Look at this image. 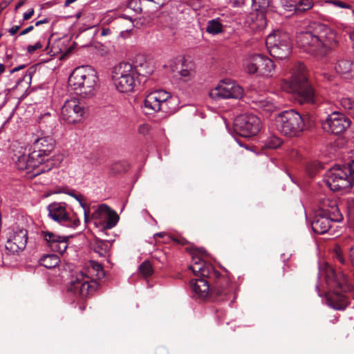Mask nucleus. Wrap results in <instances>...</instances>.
<instances>
[{
    "instance_id": "nucleus-35",
    "label": "nucleus",
    "mask_w": 354,
    "mask_h": 354,
    "mask_svg": "<svg viewBox=\"0 0 354 354\" xmlns=\"http://www.w3.org/2000/svg\"><path fill=\"white\" fill-rule=\"evenodd\" d=\"M313 6V0H297V13H301L308 10Z\"/></svg>"
},
{
    "instance_id": "nucleus-13",
    "label": "nucleus",
    "mask_w": 354,
    "mask_h": 354,
    "mask_svg": "<svg viewBox=\"0 0 354 354\" xmlns=\"http://www.w3.org/2000/svg\"><path fill=\"white\" fill-rule=\"evenodd\" d=\"M86 109L80 100L73 97L66 100L61 109V119L68 124L81 122L86 115Z\"/></svg>"
},
{
    "instance_id": "nucleus-5",
    "label": "nucleus",
    "mask_w": 354,
    "mask_h": 354,
    "mask_svg": "<svg viewBox=\"0 0 354 354\" xmlns=\"http://www.w3.org/2000/svg\"><path fill=\"white\" fill-rule=\"evenodd\" d=\"M68 84L77 95L92 97L98 88L97 72L90 66L77 67L71 74Z\"/></svg>"
},
{
    "instance_id": "nucleus-59",
    "label": "nucleus",
    "mask_w": 354,
    "mask_h": 354,
    "mask_svg": "<svg viewBox=\"0 0 354 354\" xmlns=\"http://www.w3.org/2000/svg\"><path fill=\"white\" fill-rule=\"evenodd\" d=\"M21 3H19L17 7L20 6L21 5Z\"/></svg>"
},
{
    "instance_id": "nucleus-20",
    "label": "nucleus",
    "mask_w": 354,
    "mask_h": 354,
    "mask_svg": "<svg viewBox=\"0 0 354 354\" xmlns=\"http://www.w3.org/2000/svg\"><path fill=\"white\" fill-rule=\"evenodd\" d=\"M351 120L343 113L334 111L328 115L322 125L324 131L333 134H339L350 126Z\"/></svg>"
},
{
    "instance_id": "nucleus-37",
    "label": "nucleus",
    "mask_w": 354,
    "mask_h": 354,
    "mask_svg": "<svg viewBox=\"0 0 354 354\" xmlns=\"http://www.w3.org/2000/svg\"><path fill=\"white\" fill-rule=\"evenodd\" d=\"M109 250V244L106 242L100 241L97 242L95 247V251L100 254V256H105Z\"/></svg>"
},
{
    "instance_id": "nucleus-53",
    "label": "nucleus",
    "mask_w": 354,
    "mask_h": 354,
    "mask_svg": "<svg viewBox=\"0 0 354 354\" xmlns=\"http://www.w3.org/2000/svg\"><path fill=\"white\" fill-rule=\"evenodd\" d=\"M109 32L110 30L109 28H104L102 30V35H107Z\"/></svg>"
},
{
    "instance_id": "nucleus-50",
    "label": "nucleus",
    "mask_w": 354,
    "mask_h": 354,
    "mask_svg": "<svg viewBox=\"0 0 354 354\" xmlns=\"http://www.w3.org/2000/svg\"><path fill=\"white\" fill-rule=\"evenodd\" d=\"M24 81H26L27 84H30L31 81V74L30 73L28 74H26L24 77Z\"/></svg>"
},
{
    "instance_id": "nucleus-16",
    "label": "nucleus",
    "mask_w": 354,
    "mask_h": 354,
    "mask_svg": "<svg viewBox=\"0 0 354 354\" xmlns=\"http://www.w3.org/2000/svg\"><path fill=\"white\" fill-rule=\"evenodd\" d=\"M243 94V89L234 81L229 79L221 80L218 85L209 92V97L214 100L229 98H240Z\"/></svg>"
},
{
    "instance_id": "nucleus-17",
    "label": "nucleus",
    "mask_w": 354,
    "mask_h": 354,
    "mask_svg": "<svg viewBox=\"0 0 354 354\" xmlns=\"http://www.w3.org/2000/svg\"><path fill=\"white\" fill-rule=\"evenodd\" d=\"M96 225H101L103 230L111 229L119 221L117 213L105 204L100 205L92 214Z\"/></svg>"
},
{
    "instance_id": "nucleus-54",
    "label": "nucleus",
    "mask_w": 354,
    "mask_h": 354,
    "mask_svg": "<svg viewBox=\"0 0 354 354\" xmlns=\"http://www.w3.org/2000/svg\"><path fill=\"white\" fill-rule=\"evenodd\" d=\"M5 71V66L2 64H0V75L3 73Z\"/></svg>"
},
{
    "instance_id": "nucleus-46",
    "label": "nucleus",
    "mask_w": 354,
    "mask_h": 354,
    "mask_svg": "<svg viewBox=\"0 0 354 354\" xmlns=\"http://www.w3.org/2000/svg\"><path fill=\"white\" fill-rule=\"evenodd\" d=\"M336 259L339 261V263L344 264L345 263V259H344L342 253L339 251L336 252Z\"/></svg>"
},
{
    "instance_id": "nucleus-33",
    "label": "nucleus",
    "mask_w": 354,
    "mask_h": 354,
    "mask_svg": "<svg viewBox=\"0 0 354 354\" xmlns=\"http://www.w3.org/2000/svg\"><path fill=\"white\" fill-rule=\"evenodd\" d=\"M283 143V140L275 135L268 136L264 141V146L269 149H277Z\"/></svg>"
},
{
    "instance_id": "nucleus-56",
    "label": "nucleus",
    "mask_w": 354,
    "mask_h": 354,
    "mask_svg": "<svg viewBox=\"0 0 354 354\" xmlns=\"http://www.w3.org/2000/svg\"><path fill=\"white\" fill-rule=\"evenodd\" d=\"M349 37H350V39H351L353 41H354V31H353V32H351L350 33V36H349Z\"/></svg>"
},
{
    "instance_id": "nucleus-6",
    "label": "nucleus",
    "mask_w": 354,
    "mask_h": 354,
    "mask_svg": "<svg viewBox=\"0 0 354 354\" xmlns=\"http://www.w3.org/2000/svg\"><path fill=\"white\" fill-rule=\"evenodd\" d=\"M278 131L288 137H296L304 130V118L297 111L290 109L279 113L274 118Z\"/></svg>"
},
{
    "instance_id": "nucleus-25",
    "label": "nucleus",
    "mask_w": 354,
    "mask_h": 354,
    "mask_svg": "<svg viewBox=\"0 0 354 354\" xmlns=\"http://www.w3.org/2000/svg\"><path fill=\"white\" fill-rule=\"evenodd\" d=\"M180 80L183 82H189L194 79L196 74V66L192 61L183 59L178 71Z\"/></svg>"
},
{
    "instance_id": "nucleus-40",
    "label": "nucleus",
    "mask_w": 354,
    "mask_h": 354,
    "mask_svg": "<svg viewBox=\"0 0 354 354\" xmlns=\"http://www.w3.org/2000/svg\"><path fill=\"white\" fill-rule=\"evenodd\" d=\"M42 48V44L40 41L36 42L34 45H28L27 47V51L30 54H32L36 50Z\"/></svg>"
},
{
    "instance_id": "nucleus-10",
    "label": "nucleus",
    "mask_w": 354,
    "mask_h": 354,
    "mask_svg": "<svg viewBox=\"0 0 354 354\" xmlns=\"http://www.w3.org/2000/svg\"><path fill=\"white\" fill-rule=\"evenodd\" d=\"M266 44L270 55L276 59H283L291 54L292 44L287 32L277 30L270 34L266 38Z\"/></svg>"
},
{
    "instance_id": "nucleus-49",
    "label": "nucleus",
    "mask_w": 354,
    "mask_h": 354,
    "mask_svg": "<svg viewBox=\"0 0 354 354\" xmlns=\"http://www.w3.org/2000/svg\"><path fill=\"white\" fill-rule=\"evenodd\" d=\"M165 236H169L168 234L166 233V232H158V233H156L154 235H153V237L156 239V237H159V238H165Z\"/></svg>"
},
{
    "instance_id": "nucleus-47",
    "label": "nucleus",
    "mask_w": 354,
    "mask_h": 354,
    "mask_svg": "<svg viewBox=\"0 0 354 354\" xmlns=\"http://www.w3.org/2000/svg\"><path fill=\"white\" fill-rule=\"evenodd\" d=\"M33 29H34V26H28V28H26V29L23 30L19 33V35H26V34H28V32H30V31H32Z\"/></svg>"
},
{
    "instance_id": "nucleus-38",
    "label": "nucleus",
    "mask_w": 354,
    "mask_h": 354,
    "mask_svg": "<svg viewBox=\"0 0 354 354\" xmlns=\"http://www.w3.org/2000/svg\"><path fill=\"white\" fill-rule=\"evenodd\" d=\"M283 7L286 11L297 12V0H286L283 3Z\"/></svg>"
},
{
    "instance_id": "nucleus-4",
    "label": "nucleus",
    "mask_w": 354,
    "mask_h": 354,
    "mask_svg": "<svg viewBox=\"0 0 354 354\" xmlns=\"http://www.w3.org/2000/svg\"><path fill=\"white\" fill-rule=\"evenodd\" d=\"M290 80L281 82V88L287 93L295 95L296 100L300 104L313 103L315 92L308 82L306 75V67L299 63L291 69Z\"/></svg>"
},
{
    "instance_id": "nucleus-1",
    "label": "nucleus",
    "mask_w": 354,
    "mask_h": 354,
    "mask_svg": "<svg viewBox=\"0 0 354 354\" xmlns=\"http://www.w3.org/2000/svg\"><path fill=\"white\" fill-rule=\"evenodd\" d=\"M189 268L196 276L201 277L190 281L192 290L196 297L203 299L209 295V281L207 279L214 282L212 292L216 297H220L221 299H226L232 292V288L229 279L224 276L221 277L220 272L211 263L194 256Z\"/></svg>"
},
{
    "instance_id": "nucleus-48",
    "label": "nucleus",
    "mask_w": 354,
    "mask_h": 354,
    "mask_svg": "<svg viewBox=\"0 0 354 354\" xmlns=\"http://www.w3.org/2000/svg\"><path fill=\"white\" fill-rule=\"evenodd\" d=\"M349 258L351 263L354 265V245L350 248Z\"/></svg>"
},
{
    "instance_id": "nucleus-42",
    "label": "nucleus",
    "mask_w": 354,
    "mask_h": 354,
    "mask_svg": "<svg viewBox=\"0 0 354 354\" xmlns=\"http://www.w3.org/2000/svg\"><path fill=\"white\" fill-rule=\"evenodd\" d=\"M333 3L337 6V7H339V8H351V5L348 4V3H346L343 1H333Z\"/></svg>"
},
{
    "instance_id": "nucleus-22",
    "label": "nucleus",
    "mask_w": 354,
    "mask_h": 354,
    "mask_svg": "<svg viewBox=\"0 0 354 354\" xmlns=\"http://www.w3.org/2000/svg\"><path fill=\"white\" fill-rule=\"evenodd\" d=\"M41 235L50 249L60 254H63L68 248L67 238L60 236L50 232H41Z\"/></svg>"
},
{
    "instance_id": "nucleus-9",
    "label": "nucleus",
    "mask_w": 354,
    "mask_h": 354,
    "mask_svg": "<svg viewBox=\"0 0 354 354\" xmlns=\"http://www.w3.org/2000/svg\"><path fill=\"white\" fill-rule=\"evenodd\" d=\"M176 100L165 91L158 90L148 94L144 101L145 108L149 114L153 112L162 111L173 113L176 111Z\"/></svg>"
},
{
    "instance_id": "nucleus-34",
    "label": "nucleus",
    "mask_w": 354,
    "mask_h": 354,
    "mask_svg": "<svg viewBox=\"0 0 354 354\" xmlns=\"http://www.w3.org/2000/svg\"><path fill=\"white\" fill-rule=\"evenodd\" d=\"M339 102L344 110L348 115L354 117V100L350 97H342Z\"/></svg>"
},
{
    "instance_id": "nucleus-31",
    "label": "nucleus",
    "mask_w": 354,
    "mask_h": 354,
    "mask_svg": "<svg viewBox=\"0 0 354 354\" xmlns=\"http://www.w3.org/2000/svg\"><path fill=\"white\" fill-rule=\"evenodd\" d=\"M206 31L212 35H218L223 31V26L219 18L209 20L206 26Z\"/></svg>"
},
{
    "instance_id": "nucleus-23",
    "label": "nucleus",
    "mask_w": 354,
    "mask_h": 354,
    "mask_svg": "<svg viewBox=\"0 0 354 354\" xmlns=\"http://www.w3.org/2000/svg\"><path fill=\"white\" fill-rule=\"evenodd\" d=\"M326 302L330 307L337 310H344L349 304L348 299L337 292L328 293Z\"/></svg>"
},
{
    "instance_id": "nucleus-58",
    "label": "nucleus",
    "mask_w": 354,
    "mask_h": 354,
    "mask_svg": "<svg viewBox=\"0 0 354 354\" xmlns=\"http://www.w3.org/2000/svg\"><path fill=\"white\" fill-rule=\"evenodd\" d=\"M50 113H46L44 116H48V117H50Z\"/></svg>"
},
{
    "instance_id": "nucleus-27",
    "label": "nucleus",
    "mask_w": 354,
    "mask_h": 354,
    "mask_svg": "<svg viewBox=\"0 0 354 354\" xmlns=\"http://www.w3.org/2000/svg\"><path fill=\"white\" fill-rule=\"evenodd\" d=\"M252 108L265 114H270L277 109L273 102L268 99H257L252 100Z\"/></svg>"
},
{
    "instance_id": "nucleus-19",
    "label": "nucleus",
    "mask_w": 354,
    "mask_h": 354,
    "mask_svg": "<svg viewBox=\"0 0 354 354\" xmlns=\"http://www.w3.org/2000/svg\"><path fill=\"white\" fill-rule=\"evenodd\" d=\"M55 141L50 136H44L37 139L32 144L30 151L32 158H37L43 166V163L48 160V157L54 149Z\"/></svg>"
},
{
    "instance_id": "nucleus-15",
    "label": "nucleus",
    "mask_w": 354,
    "mask_h": 354,
    "mask_svg": "<svg viewBox=\"0 0 354 354\" xmlns=\"http://www.w3.org/2000/svg\"><path fill=\"white\" fill-rule=\"evenodd\" d=\"M13 160L19 170H26L27 173H32L33 176H37L50 169V167L46 169L44 166H41L36 157L32 158L30 149L26 152L25 149L21 148L20 151L15 153Z\"/></svg>"
},
{
    "instance_id": "nucleus-24",
    "label": "nucleus",
    "mask_w": 354,
    "mask_h": 354,
    "mask_svg": "<svg viewBox=\"0 0 354 354\" xmlns=\"http://www.w3.org/2000/svg\"><path fill=\"white\" fill-rule=\"evenodd\" d=\"M336 72L344 78H350L354 75V62L351 59H339L335 66Z\"/></svg>"
},
{
    "instance_id": "nucleus-45",
    "label": "nucleus",
    "mask_w": 354,
    "mask_h": 354,
    "mask_svg": "<svg viewBox=\"0 0 354 354\" xmlns=\"http://www.w3.org/2000/svg\"><path fill=\"white\" fill-rule=\"evenodd\" d=\"M20 26H18V25H15V26H12L9 30H8V32L10 35H15L18 31L20 29Z\"/></svg>"
},
{
    "instance_id": "nucleus-11",
    "label": "nucleus",
    "mask_w": 354,
    "mask_h": 354,
    "mask_svg": "<svg viewBox=\"0 0 354 354\" xmlns=\"http://www.w3.org/2000/svg\"><path fill=\"white\" fill-rule=\"evenodd\" d=\"M325 181L333 191L354 187V183L346 169V165H336L330 169L326 174Z\"/></svg>"
},
{
    "instance_id": "nucleus-60",
    "label": "nucleus",
    "mask_w": 354,
    "mask_h": 354,
    "mask_svg": "<svg viewBox=\"0 0 354 354\" xmlns=\"http://www.w3.org/2000/svg\"><path fill=\"white\" fill-rule=\"evenodd\" d=\"M352 13L354 15V9L352 10Z\"/></svg>"
},
{
    "instance_id": "nucleus-12",
    "label": "nucleus",
    "mask_w": 354,
    "mask_h": 354,
    "mask_svg": "<svg viewBox=\"0 0 354 354\" xmlns=\"http://www.w3.org/2000/svg\"><path fill=\"white\" fill-rule=\"evenodd\" d=\"M47 209L48 216L63 226L75 229L80 224L77 216L67 211L65 203L54 202L48 205Z\"/></svg>"
},
{
    "instance_id": "nucleus-51",
    "label": "nucleus",
    "mask_w": 354,
    "mask_h": 354,
    "mask_svg": "<svg viewBox=\"0 0 354 354\" xmlns=\"http://www.w3.org/2000/svg\"><path fill=\"white\" fill-rule=\"evenodd\" d=\"M48 20L46 18H45V19H44L42 20L37 21L35 23V26H39L41 24H46V23H48Z\"/></svg>"
},
{
    "instance_id": "nucleus-21",
    "label": "nucleus",
    "mask_w": 354,
    "mask_h": 354,
    "mask_svg": "<svg viewBox=\"0 0 354 354\" xmlns=\"http://www.w3.org/2000/svg\"><path fill=\"white\" fill-rule=\"evenodd\" d=\"M271 0H252V6L257 11L255 14L252 13L250 19L254 24L252 28L263 29L267 25L265 14L270 8Z\"/></svg>"
},
{
    "instance_id": "nucleus-8",
    "label": "nucleus",
    "mask_w": 354,
    "mask_h": 354,
    "mask_svg": "<svg viewBox=\"0 0 354 354\" xmlns=\"http://www.w3.org/2000/svg\"><path fill=\"white\" fill-rule=\"evenodd\" d=\"M112 80L116 89L121 93L131 92L136 85L137 77L133 65L129 62H120L112 69Z\"/></svg>"
},
{
    "instance_id": "nucleus-41",
    "label": "nucleus",
    "mask_w": 354,
    "mask_h": 354,
    "mask_svg": "<svg viewBox=\"0 0 354 354\" xmlns=\"http://www.w3.org/2000/svg\"><path fill=\"white\" fill-rule=\"evenodd\" d=\"M149 130H150V127L147 124H142L139 125L138 129V133L140 134H142L144 136L147 135L149 132Z\"/></svg>"
},
{
    "instance_id": "nucleus-44",
    "label": "nucleus",
    "mask_w": 354,
    "mask_h": 354,
    "mask_svg": "<svg viewBox=\"0 0 354 354\" xmlns=\"http://www.w3.org/2000/svg\"><path fill=\"white\" fill-rule=\"evenodd\" d=\"M80 205L84 209V220L85 222L87 223L88 219V211L86 209V205L84 203L80 202Z\"/></svg>"
},
{
    "instance_id": "nucleus-7",
    "label": "nucleus",
    "mask_w": 354,
    "mask_h": 354,
    "mask_svg": "<svg viewBox=\"0 0 354 354\" xmlns=\"http://www.w3.org/2000/svg\"><path fill=\"white\" fill-rule=\"evenodd\" d=\"M322 209V212L316 214L311 221L313 230L320 234L327 232L333 222H339L342 220V215L335 201H324Z\"/></svg>"
},
{
    "instance_id": "nucleus-57",
    "label": "nucleus",
    "mask_w": 354,
    "mask_h": 354,
    "mask_svg": "<svg viewBox=\"0 0 354 354\" xmlns=\"http://www.w3.org/2000/svg\"><path fill=\"white\" fill-rule=\"evenodd\" d=\"M24 66H21L19 67H17V68H14L13 70H12V72H14V71H19V69L24 68Z\"/></svg>"
},
{
    "instance_id": "nucleus-36",
    "label": "nucleus",
    "mask_w": 354,
    "mask_h": 354,
    "mask_svg": "<svg viewBox=\"0 0 354 354\" xmlns=\"http://www.w3.org/2000/svg\"><path fill=\"white\" fill-rule=\"evenodd\" d=\"M139 272L145 277L151 275L153 270L151 263L148 261L142 263L139 266Z\"/></svg>"
},
{
    "instance_id": "nucleus-14",
    "label": "nucleus",
    "mask_w": 354,
    "mask_h": 354,
    "mask_svg": "<svg viewBox=\"0 0 354 354\" xmlns=\"http://www.w3.org/2000/svg\"><path fill=\"white\" fill-rule=\"evenodd\" d=\"M235 131L242 137L250 138L256 136L261 129L260 119L251 113L242 114L234 122Z\"/></svg>"
},
{
    "instance_id": "nucleus-26",
    "label": "nucleus",
    "mask_w": 354,
    "mask_h": 354,
    "mask_svg": "<svg viewBox=\"0 0 354 354\" xmlns=\"http://www.w3.org/2000/svg\"><path fill=\"white\" fill-rule=\"evenodd\" d=\"M326 279L328 283H333L335 286L342 288V286L346 282V276L342 274L339 277L331 266L326 265Z\"/></svg>"
},
{
    "instance_id": "nucleus-43",
    "label": "nucleus",
    "mask_w": 354,
    "mask_h": 354,
    "mask_svg": "<svg viewBox=\"0 0 354 354\" xmlns=\"http://www.w3.org/2000/svg\"><path fill=\"white\" fill-rule=\"evenodd\" d=\"M34 14V9L31 8L28 12H25L23 16L24 20H28L32 17Z\"/></svg>"
},
{
    "instance_id": "nucleus-52",
    "label": "nucleus",
    "mask_w": 354,
    "mask_h": 354,
    "mask_svg": "<svg viewBox=\"0 0 354 354\" xmlns=\"http://www.w3.org/2000/svg\"><path fill=\"white\" fill-rule=\"evenodd\" d=\"M77 201H78L80 203L82 202V196L81 195H76V194H71Z\"/></svg>"
},
{
    "instance_id": "nucleus-32",
    "label": "nucleus",
    "mask_w": 354,
    "mask_h": 354,
    "mask_svg": "<svg viewBox=\"0 0 354 354\" xmlns=\"http://www.w3.org/2000/svg\"><path fill=\"white\" fill-rule=\"evenodd\" d=\"M39 262L46 268H53L58 266L59 259L56 254H47L41 258Z\"/></svg>"
},
{
    "instance_id": "nucleus-3",
    "label": "nucleus",
    "mask_w": 354,
    "mask_h": 354,
    "mask_svg": "<svg viewBox=\"0 0 354 354\" xmlns=\"http://www.w3.org/2000/svg\"><path fill=\"white\" fill-rule=\"evenodd\" d=\"M104 275L102 265L91 261L87 266L72 275L68 290L77 297L85 298L95 291L98 287L97 280Z\"/></svg>"
},
{
    "instance_id": "nucleus-30",
    "label": "nucleus",
    "mask_w": 354,
    "mask_h": 354,
    "mask_svg": "<svg viewBox=\"0 0 354 354\" xmlns=\"http://www.w3.org/2000/svg\"><path fill=\"white\" fill-rule=\"evenodd\" d=\"M261 55H253L250 56L245 62V69L250 74H258L259 64H261Z\"/></svg>"
},
{
    "instance_id": "nucleus-18",
    "label": "nucleus",
    "mask_w": 354,
    "mask_h": 354,
    "mask_svg": "<svg viewBox=\"0 0 354 354\" xmlns=\"http://www.w3.org/2000/svg\"><path fill=\"white\" fill-rule=\"evenodd\" d=\"M6 249L12 254L23 250L26 245L28 232L24 228L18 226L9 231L7 234Z\"/></svg>"
},
{
    "instance_id": "nucleus-39",
    "label": "nucleus",
    "mask_w": 354,
    "mask_h": 354,
    "mask_svg": "<svg viewBox=\"0 0 354 354\" xmlns=\"http://www.w3.org/2000/svg\"><path fill=\"white\" fill-rule=\"evenodd\" d=\"M128 8L133 10L136 13L142 11L140 0H130L128 3Z\"/></svg>"
},
{
    "instance_id": "nucleus-2",
    "label": "nucleus",
    "mask_w": 354,
    "mask_h": 354,
    "mask_svg": "<svg viewBox=\"0 0 354 354\" xmlns=\"http://www.w3.org/2000/svg\"><path fill=\"white\" fill-rule=\"evenodd\" d=\"M298 46L304 52L316 57H323L337 45L336 32L324 24H317L313 32L297 35Z\"/></svg>"
},
{
    "instance_id": "nucleus-29",
    "label": "nucleus",
    "mask_w": 354,
    "mask_h": 354,
    "mask_svg": "<svg viewBox=\"0 0 354 354\" xmlns=\"http://www.w3.org/2000/svg\"><path fill=\"white\" fill-rule=\"evenodd\" d=\"M261 64H259L258 75L269 77L272 76L274 69L273 62L268 57L261 55Z\"/></svg>"
},
{
    "instance_id": "nucleus-28",
    "label": "nucleus",
    "mask_w": 354,
    "mask_h": 354,
    "mask_svg": "<svg viewBox=\"0 0 354 354\" xmlns=\"http://www.w3.org/2000/svg\"><path fill=\"white\" fill-rule=\"evenodd\" d=\"M133 69L137 78L139 76L147 77L153 73V67L143 57L136 62Z\"/></svg>"
},
{
    "instance_id": "nucleus-55",
    "label": "nucleus",
    "mask_w": 354,
    "mask_h": 354,
    "mask_svg": "<svg viewBox=\"0 0 354 354\" xmlns=\"http://www.w3.org/2000/svg\"><path fill=\"white\" fill-rule=\"evenodd\" d=\"M234 3L237 6H240L243 3V0H236L234 1Z\"/></svg>"
}]
</instances>
